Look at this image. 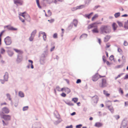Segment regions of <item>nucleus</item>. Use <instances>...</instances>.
<instances>
[{"mask_svg": "<svg viewBox=\"0 0 128 128\" xmlns=\"http://www.w3.org/2000/svg\"><path fill=\"white\" fill-rule=\"evenodd\" d=\"M46 57L41 56L40 60V62L41 64H43L44 63Z\"/></svg>", "mask_w": 128, "mask_h": 128, "instance_id": "f8f14e48", "label": "nucleus"}, {"mask_svg": "<svg viewBox=\"0 0 128 128\" xmlns=\"http://www.w3.org/2000/svg\"><path fill=\"white\" fill-rule=\"evenodd\" d=\"M110 38V36L108 35L106 36L104 38V42H108Z\"/></svg>", "mask_w": 128, "mask_h": 128, "instance_id": "412c9836", "label": "nucleus"}, {"mask_svg": "<svg viewBox=\"0 0 128 128\" xmlns=\"http://www.w3.org/2000/svg\"><path fill=\"white\" fill-rule=\"evenodd\" d=\"M73 126L72 125H71L70 126H66V128H72Z\"/></svg>", "mask_w": 128, "mask_h": 128, "instance_id": "338daca9", "label": "nucleus"}, {"mask_svg": "<svg viewBox=\"0 0 128 128\" xmlns=\"http://www.w3.org/2000/svg\"><path fill=\"white\" fill-rule=\"evenodd\" d=\"M44 1H46L48 4H50L53 2V0H43Z\"/></svg>", "mask_w": 128, "mask_h": 128, "instance_id": "c9c22d12", "label": "nucleus"}, {"mask_svg": "<svg viewBox=\"0 0 128 128\" xmlns=\"http://www.w3.org/2000/svg\"><path fill=\"white\" fill-rule=\"evenodd\" d=\"M107 92L105 90H104L103 91L104 94L106 95V96H108L110 95V94H109L107 93Z\"/></svg>", "mask_w": 128, "mask_h": 128, "instance_id": "ea45409f", "label": "nucleus"}, {"mask_svg": "<svg viewBox=\"0 0 128 128\" xmlns=\"http://www.w3.org/2000/svg\"><path fill=\"white\" fill-rule=\"evenodd\" d=\"M28 108V106H25L23 107V110L24 111L27 110Z\"/></svg>", "mask_w": 128, "mask_h": 128, "instance_id": "37998d69", "label": "nucleus"}, {"mask_svg": "<svg viewBox=\"0 0 128 128\" xmlns=\"http://www.w3.org/2000/svg\"><path fill=\"white\" fill-rule=\"evenodd\" d=\"M92 31L93 33H98V31L97 29V28H94L92 30Z\"/></svg>", "mask_w": 128, "mask_h": 128, "instance_id": "72a5a7b5", "label": "nucleus"}, {"mask_svg": "<svg viewBox=\"0 0 128 128\" xmlns=\"http://www.w3.org/2000/svg\"><path fill=\"white\" fill-rule=\"evenodd\" d=\"M64 102L70 106H73L74 104L70 102H67L66 101H64Z\"/></svg>", "mask_w": 128, "mask_h": 128, "instance_id": "2f4dec72", "label": "nucleus"}, {"mask_svg": "<svg viewBox=\"0 0 128 128\" xmlns=\"http://www.w3.org/2000/svg\"><path fill=\"white\" fill-rule=\"evenodd\" d=\"M0 53L2 54H4L5 52V50L3 48H1L0 50Z\"/></svg>", "mask_w": 128, "mask_h": 128, "instance_id": "58836bf2", "label": "nucleus"}, {"mask_svg": "<svg viewBox=\"0 0 128 128\" xmlns=\"http://www.w3.org/2000/svg\"><path fill=\"white\" fill-rule=\"evenodd\" d=\"M82 126V124H80L77 125H76V128H81Z\"/></svg>", "mask_w": 128, "mask_h": 128, "instance_id": "864d4df0", "label": "nucleus"}, {"mask_svg": "<svg viewBox=\"0 0 128 128\" xmlns=\"http://www.w3.org/2000/svg\"><path fill=\"white\" fill-rule=\"evenodd\" d=\"M26 14L25 12L22 13H20L19 14V15L20 16H22L24 18H25Z\"/></svg>", "mask_w": 128, "mask_h": 128, "instance_id": "bb28decb", "label": "nucleus"}, {"mask_svg": "<svg viewBox=\"0 0 128 128\" xmlns=\"http://www.w3.org/2000/svg\"><path fill=\"white\" fill-rule=\"evenodd\" d=\"M48 54V49L44 51L41 54V56L46 57Z\"/></svg>", "mask_w": 128, "mask_h": 128, "instance_id": "2eb2a0df", "label": "nucleus"}, {"mask_svg": "<svg viewBox=\"0 0 128 128\" xmlns=\"http://www.w3.org/2000/svg\"><path fill=\"white\" fill-rule=\"evenodd\" d=\"M54 19L52 18L50 20H48V21L49 22H50L52 23L53 22H54Z\"/></svg>", "mask_w": 128, "mask_h": 128, "instance_id": "603ef678", "label": "nucleus"}, {"mask_svg": "<svg viewBox=\"0 0 128 128\" xmlns=\"http://www.w3.org/2000/svg\"><path fill=\"white\" fill-rule=\"evenodd\" d=\"M24 19L28 20H30V17L29 15L26 14Z\"/></svg>", "mask_w": 128, "mask_h": 128, "instance_id": "c756f323", "label": "nucleus"}, {"mask_svg": "<svg viewBox=\"0 0 128 128\" xmlns=\"http://www.w3.org/2000/svg\"><path fill=\"white\" fill-rule=\"evenodd\" d=\"M43 39L44 41H46V34H44L43 36Z\"/></svg>", "mask_w": 128, "mask_h": 128, "instance_id": "3c124183", "label": "nucleus"}, {"mask_svg": "<svg viewBox=\"0 0 128 128\" xmlns=\"http://www.w3.org/2000/svg\"><path fill=\"white\" fill-rule=\"evenodd\" d=\"M108 109L112 113L114 112L113 108L112 106H107Z\"/></svg>", "mask_w": 128, "mask_h": 128, "instance_id": "5701e85b", "label": "nucleus"}, {"mask_svg": "<svg viewBox=\"0 0 128 128\" xmlns=\"http://www.w3.org/2000/svg\"><path fill=\"white\" fill-rule=\"evenodd\" d=\"M93 14V12H92L89 14H86L84 15V16L86 18H88V19H90Z\"/></svg>", "mask_w": 128, "mask_h": 128, "instance_id": "6ab92c4d", "label": "nucleus"}, {"mask_svg": "<svg viewBox=\"0 0 128 128\" xmlns=\"http://www.w3.org/2000/svg\"><path fill=\"white\" fill-rule=\"evenodd\" d=\"M101 24L102 23L101 22H94L93 24L89 25L88 27V29H90L92 28H97V25L98 24Z\"/></svg>", "mask_w": 128, "mask_h": 128, "instance_id": "39448f33", "label": "nucleus"}, {"mask_svg": "<svg viewBox=\"0 0 128 128\" xmlns=\"http://www.w3.org/2000/svg\"><path fill=\"white\" fill-rule=\"evenodd\" d=\"M102 126V124L100 122H96V123L94 126L98 128H100Z\"/></svg>", "mask_w": 128, "mask_h": 128, "instance_id": "f3484780", "label": "nucleus"}, {"mask_svg": "<svg viewBox=\"0 0 128 128\" xmlns=\"http://www.w3.org/2000/svg\"><path fill=\"white\" fill-rule=\"evenodd\" d=\"M36 2L38 7L40 8H41V7L40 4L39 0H36Z\"/></svg>", "mask_w": 128, "mask_h": 128, "instance_id": "a19ab883", "label": "nucleus"}, {"mask_svg": "<svg viewBox=\"0 0 128 128\" xmlns=\"http://www.w3.org/2000/svg\"><path fill=\"white\" fill-rule=\"evenodd\" d=\"M124 104L125 106H128V101L125 102Z\"/></svg>", "mask_w": 128, "mask_h": 128, "instance_id": "774afa93", "label": "nucleus"}, {"mask_svg": "<svg viewBox=\"0 0 128 128\" xmlns=\"http://www.w3.org/2000/svg\"><path fill=\"white\" fill-rule=\"evenodd\" d=\"M119 91L120 92H121L122 94H123V92L121 88H120Z\"/></svg>", "mask_w": 128, "mask_h": 128, "instance_id": "69168bd1", "label": "nucleus"}, {"mask_svg": "<svg viewBox=\"0 0 128 128\" xmlns=\"http://www.w3.org/2000/svg\"><path fill=\"white\" fill-rule=\"evenodd\" d=\"M53 37L54 38H57V34L56 33H55L54 34Z\"/></svg>", "mask_w": 128, "mask_h": 128, "instance_id": "13d9d810", "label": "nucleus"}, {"mask_svg": "<svg viewBox=\"0 0 128 128\" xmlns=\"http://www.w3.org/2000/svg\"><path fill=\"white\" fill-rule=\"evenodd\" d=\"M14 4L17 6H18V4L22 5L23 3V1L22 0H14Z\"/></svg>", "mask_w": 128, "mask_h": 128, "instance_id": "6e6552de", "label": "nucleus"}, {"mask_svg": "<svg viewBox=\"0 0 128 128\" xmlns=\"http://www.w3.org/2000/svg\"><path fill=\"white\" fill-rule=\"evenodd\" d=\"M114 58V57L113 55H111L110 57V59L111 60H112Z\"/></svg>", "mask_w": 128, "mask_h": 128, "instance_id": "5fc2aeb1", "label": "nucleus"}, {"mask_svg": "<svg viewBox=\"0 0 128 128\" xmlns=\"http://www.w3.org/2000/svg\"><path fill=\"white\" fill-rule=\"evenodd\" d=\"M61 96L63 97H65L66 96V94L63 92L61 94Z\"/></svg>", "mask_w": 128, "mask_h": 128, "instance_id": "e2e57ef3", "label": "nucleus"}, {"mask_svg": "<svg viewBox=\"0 0 128 128\" xmlns=\"http://www.w3.org/2000/svg\"><path fill=\"white\" fill-rule=\"evenodd\" d=\"M56 90L58 91H61L60 88L58 86H56Z\"/></svg>", "mask_w": 128, "mask_h": 128, "instance_id": "8fccbe9b", "label": "nucleus"}, {"mask_svg": "<svg viewBox=\"0 0 128 128\" xmlns=\"http://www.w3.org/2000/svg\"><path fill=\"white\" fill-rule=\"evenodd\" d=\"M37 32V30H34L33 32H32V33L31 34V36H33L34 37L35 36V35L36 33Z\"/></svg>", "mask_w": 128, "mask_h": 128, "instance_id": "c85d7f7f", "label": "nucleus"}, {"mask_svg": "<svg viewBox=\"0 0 128 128\" xmlns=\"http://www.w3.org/2000/svg\"><path fill=\"white\" fill-rule=\"evenodd\" d=\"M34 37L33 36L31 35L29 39V40L30 41H32Z\"/></svg>", "mask_w": 128, "mask_h": 128, "instance_id": "a18cd8bd", "label": "nucleus"}, {"mask_svg": "<svg viewBox=\"0 0 128 128\" xmlns=\"http://www.w3.org/2000/svg\"><path fill=\"white\" fill-rule=\"evenodd\" d=\"M123 66V64H122L121 65H118L116 66V67L117 68H122Z\"/></svg>", "mask_w": 128, "mask_h": 128, "instance_id": "49530a36", "label": "nucleus"}, {"mask_svg": "<svg viewBox=\"0 0 128 128\" xmlns=\"http://www.w3.org/2000/svg\"><path fill=\"white\" fill-rule=\"evenodd\" d=\"M6 96L7 97V98L9 100L12 102V98H11V96L10 94L8 93L6 94Z\"/></svg>", "mask_w": 128, "mask_h": 128, "instance_id": "a878e982", "label": "nucleus"}, {"mask_svg": "<svg viewBox=\"0 0 128 128\" xmlns=\"http://www.w3.org/2000/svg\"><path fill=\"white\" fill-rule=\"evenodd\" d=\"M77 9H78V8L77 6L76 7L73 8L72 9V11H74Z\"/></svg>", "mask_w": 128, "mask_h": 128, "instance_id": "bf43d9fd", "label": "nucleus"}, {"mask_svg": "<svg viewBox=\"0 0 128 128\" xmlns=\"http://www.w3.org/2000/svg\"><path fill=\"white\" fill-rule=\"evenodd\" d=\"M78 100V98H73L72 99V100L73 101H74V102L75 103L76 102H77Z\"/></svg>", "mask_w": 128, "mask_h": 128, "instance_id": "c03bdc74", "label": "nucleus"}, {"mask_svg": "<svg viewBox=\"0 0 128 128\" xmlns=\"http://www.w3.org/2000/svg\"><path fill=\"white\" fill-rule=\"evenodd\" d=\"M23 56L21 54H18L17 55V58L16 60V62L17 64L20 63L23 60Z\"/></svg>", "mask_w": 128, "mask_h": 128, "instance_id": "423d86ee", "label": "nucleus"}, {"mask_svg": "<svg viewBox=\"0 0 128 128\" xmlns=\"http://www.w3.org/2000/svg\"><path fill=\"white\" fill-rule=\"evenodd\" d=\"M19 18L20 20L23 22H24V19H22L21 17L19 16Z\"/></svg>", "mask_w": 128, "mask_h": 128, "instance_id": "0e129e2a", "label": "nucleus"}, {"mask_svg": "<svg viewBox=\"0 0 128 128\" xmlns=\"http://www.w3.org/2000/svg\"><path fill=\"white\" fill-rule=\"evenodd\" d=\"M4 27V28H7V29L9 30H17L16 28H14L13 27L11 26L10 25L5 26Z\"/></svg>", "mask_w": 128, "mask_h": 128, "instance_id": "9d476101", "label": "nucleus"}, {"mask_svg": "<svg viewBox=\"0 0 128 128\" xmlns=\"http://www.w3.org/2000/svg\"><path fill=\"white\" fill-rule=\"evenodd\" d=\"M18 96L21 98H23L24 96V94L22 92L20 91L18 92Z\"/></svg>", "mask_w": 128, "mask_h": 128, "instance_id": "393cba45", "label": "nucleus"}, {"mask_svg": "<svg viewBox=\"0 0 128 128\" xmlns=\"http://www.w3.org/2000/svg\"><path fill=\"white\" fill-rule=\"evenodd\" d=\"M81 80L80 79H78L77 80L76 83L77 84H78L81 82Z\"/></svg>", "mask_w": 128, "mask_h": 128, "instance_id": "680f3d73", "label": "nucleus"}, {"mask_svg": "<svg viewBox=\"0 0 128 128\" xmlns=\"http://www.w3.org/2000/svg\"><path fill=\"white\" fill-rule=\"evenodd\" d=\"M28 61L29 62L31 63V68L32 69L33 68H34V67L33 65L32 64V63H33V62L31 60H28Z\"/></svg>", "mask_w": 128, "mask_h": 128, "instance_id": "4c0bfd02", "label": "nucleus"}, {"mask_svg": "<svg viewBox=\"0 0 128 128\" xmlns=\"http://www.w3.org/2000/svg\"><path fill=\"white\" fill-rule=\"evenodd\" d=\"M0 116L1 118L4 119L5 120V122L3 120L2 121L3 126H4L8 125V121L10 120L11 116L8 115H6L2 114H0Z\"/></svg>", "mask_w": 128, "mask_h": 128, "instance_id": "f257e3e1", "label": "nucleus"}, {"mask_svg": "<svg viewBox=\"0 0 128 128\" xmlns=\"http://www.w3.org/2000/svg\"><path fill=\"white\" fill-rule=\"evenodd\" d=\"M100 33L103 34L108 33L111 32V30L109 26L108 25H102L100 28Z\"/></svg>", "mask_w": 128, "mask_h": 128, "instance_id": "f03ea898", "label": "nucleus"}, {"mask_svg": "<svg viewBox=\"0 0 128 128\" xmlns=\"http://www.w3.org/2000/svg\"><path fill=\"white\" fill-rule=\"evenodd\" d=\"M112 27L114 31H115L117 27V26L116 24L115 23H114L112 24Z\"/></svg>", "mask_w": 128, "mask_h": 128, "instance_id": "4be33fe9", "label": "nucleus"}, {"mask_svg": "<svg viewBox=\"0 0 128 128\" xmlns=\"http://www.w3.org/2000/svg\"><path fill=\"white\" fill-rule=\"evenodd\" d=\"M64 91H65V92H67V94L70 93V90L68 88H64Z\"/></svg>", "mask_w": 128, "mask_h": 128, "instance_id": "473e14b6", "label": "nucleus"}, {"mask_svg": "<svg viewBox=\"0 0 128 128\" xmlns=\"http://www.w3.org/2000/svg\"><path fill=\"white\" fill-rule=\"evenodd\" d=\"M4 42L6 45H10L12 43V40L11 38L8 36L4 39Z\"/></svg>", "mask_w": 128, "mask_h": 128, "instance_id": "20e7f679", "label": "nucleus"}, {"mask_svg": "<svg viewBox=\"0 0 128 128\" xmlns=\"http://www.w3.org/2000/svg\"><path fill=\"white\" fill-rule=\"evenodd\" d=\"M6 81L4 80H2V79H0V82L2 84H4L5 83V82Z\"/></svg>", "mask_w": 128, "mask_h": 128, "instance_id": "4d7b16f0", "label": "nucleus"}, {"mask_svg": "<svg viewBox=\"0 0 128 128\" xmlns=\"http://www.w3.org/2000/svg\"><path fill=\"white\" fill-rule=\"evenodd\" d=\"M127 122L125 120H123L122 122V125L124 128H125L127 125Z\"/></svg>", "mask_w": 128, "mask_h": 128, "instance_id": "dca6fc26", "label": "nucleus"}, {"mask_svg": "<svg viewBox=\"0 0 128 128\" xmlns=\"http://www.w3.org/2000/svg\"><path fill=\"white\" fill-rule=\"evenodd\" d=\"M48 16H50L51 15L52 13L51 12L50 10H48Z\"/></svg>", "mask_w": 128, "mask_h": 128, "instance_id": "09e8293b", "label": "nucleus"}, {"mask_svg": "<svg viewBox=\"0 0 128 128\" xmlns=\"http://www.w3.org/2000/svg\"><path fill=\"white\" fill-rule=\"evenodd\" d=\"M92 98V102L95 103H97L98 100V96L96 95H95L93 96H90Z\"/></svg>", "mask_w": 128, "mask_h": 128, "instance_id": "1a4fd4ad", "label": "nucleus"}, {"mask_svg": "<svg viewBox=\"0 0 128 128\" xmlns=\"http://www.w3.org/2000/svg\"><path fill=\"white\" fill-rule=\"evenodd\" d=\"M118 23L120 26L121 27L122 26V24L121 22L118 21Z\"/></svg>", "mask_w": 128, "mask_h": 128, "instance_id": "6e6d98bb", "label": "nucleus"}, {"mask_svg": "<svg viewBox=\"0 0 128 128\" xmlns=\"http://www.w3.org/2000/svg\"><path fill=\"white\" fill-rule=\"evenodd\" d=\"M99 86L100 87L102 88H104L107 86H108V84L106 82V79L105 78L102 79L101 82Z\"/></svg>", "mask_w": 128, "mask_h": 128, "instance_id": "7ed1b4c3", "label": "nucleus"}, {"mask_svg": "<svg viewBox=\"0 0 128 128\" xmlns=\"http://www.w3.org/2000/svg\"><path fill=\"white\" fill-rule=\"evenodd\" d=\"M98 76V73H97L95 75L93 76L92 78V81L94 82H96L97 80L99 78Z\"/></svg>", "mask_w": 128, "mask_h": 128, "instance_id": "9b49d317", "label": "nucleus"}, {"mask_svg": "<svg viewBox=\"0 0 128 128\" xmlns=\"http://www.w3.org/2000/svg\"><path fill=\"white\" fill-rule=\"evenodd\" d=\"M40 124L39 123H36L34 124L32 128H40Z\"/></svg>", "mask_w": 128, "mask_h": 128, "instance_id": "aec40b11", "label": "nucleus"}, {"mask_svg": "<svg viewBox=\"0 0 128 128\" xmlns=\"http://www.w3.org/2000/svg\"><path fill=\"white\" fill-rule=\"evenodd\" d=\"M78 23V21L76 19H74L73 20V22L71 23L69 27L70 28V29H71L72 28L73 25L74 24V26L76 27Z\"/></svg>", "mask_w": 128, "mask_h": 128, "instance_id": "0eeeda50", "label": "nucleus"}, {"mask_svg": "<svg viewBox=\"0 0 128 128\" xmlns=\"http://www.w3.org/2000/svg\"><path fill=\"white\" fill-rule=\"evenodd\" d=\"M91 0H84V2L86 5H88L90 3Z\"/></svg>", "mask_w": 128, "mask_h": 128, "instance_id": "f704fd0d", "label": "nucleus"}, {"mask_svg": "<svg viewBox=\"0 0 128 128\" xmlns=\"http://www.w3.org/2000/svg\"><path fill=\"white\" fill-rule=\"evenodd\" d=\"M124 27L126 29H128V20L127 22L125 24Z\"/></svg>", "mask_w": 128, "mask_h": 128, "instance_id": "79ce46f5", "label": "nucleus"}, {"mask_svg": "<svg viewBox=\"0 0 128 128\" xmlns=\"http://www.w3.org/2000/svg\"><path fill=\"white\" fill-rule=\"evenodd\" d=\"M100 7V6L98 5L97 6H96L93 8V9L94 10H95L97 8H98Z\"/></svg>", "mask_w": 128, "mask_h": 128, "instance_id": "052dcab7", "label": "nucleus"}, {"mask_svg": "<svg viewBox=\"0 0 128 128\" xmlns=\"http://www.w3.org/2000/svg\"><path fill=\"white\" fill-rule=\"evenodd\" d=\"M86 6L85 5H81L80 6H78V9H80L85 8Z\"/></svg>", "mask_w": 128, "mask_h": 128, "instance_id": "cd10ccee", "label": "nucleus"}, {"mask_svg": "<svg viewBox=\"0 0 128 128\" xmlns=\"http://www.w3.org/2000/svg\"><path fill=\"white\" fill-rule=\"evenodd\" d=\"M8 56L10 57H12L14 54L13 52L10 50H8L6 51Z\"/></svg>", "mask_w": 128, "mask_h": 128, "instance_id": "ddd939ff", "label": "nucleus"}, {"mask_svg": "<svg viewBox=\"0 0 128 128\" xmlns=\"http://www.w3.org/2000/svg\"><path fill=\"white\" fill-rule=\"evenodd\" d=\"M120 15V12H118L115 14L114 16L116 18L119 16Z\"/></svg>", "mask_w": 128, "mask_h": 128, "instance_id": "e433bc0d", "label": "nucleus"}, {"mask_svg": "<svg viewBox=\"0 0 128 128\" xmlns=\"http://www.w3.org/2000/svg\"><path fill=\"white\" fill-rule=\"evenodd\" d=\"M88 35L87 34H83L80 36V39H81L82 38H83L84 39L86 38L87 37Z\"/></svg>", "mask_w": 128, "mask_h": 128, "instance_id": "b1692460", "label": "nucleus"}, {"mask_svg": "<svg viewBox=\"0 0 128 128\" xmlns=\"http://www.w3.org/2000/svg\"><path fill=\"white\" fill-rule=\"evenodd\" d=\"M13 49L16 52L18 53V54L22 55L23 53V52L20 50L16 48H14Z\"/></svg>", "mask_w": 128, "mask_h": 128, "instance_id": "a211bd4d", "label": "nucleus"}, {"mask_svg": "<svg viewBox=\"0 0 128 128\" xmlns=\"http://www.w3.org/2000/svg\"><path fill=\"white\" fill-rule=\"evenodd\" d=\"M114 116L116 118V119L117 120L118 119L120 118L119 115H116Z\"/></svg>", "mask_w": 128, "mask_h": 128, "instance_id": "de8ad7c7", "label": "nucleus"}, {"mask_svg": "<svg viewBox=\"0 0 128 128\" xmlns=\"http://www.w3.org/2000/svg\"><path fill=\"white\" fill-rule=\"evenodd\" d=\"M8 74L7 72H6L5 73V74L4 76V80L6 82L8 81Z\"/></svg>", "mask_w": 128, "mask_h": 128, "instance_id": "4468645a", "label": "nucleus"}, {"mask_svg": "<svg viewBox=\"0 0 128 128\" xmlns=\"http://www.w3.org/2000/svg\"><path fill=\"white\" fill-rule=\"evenodd\" d=\"M98 16V15L97 14H96L95 15L92 17V21L94 20L96 18H97Z\"/></svg>", "mask_w": 128, "mask_h": 128, "instance_id": "7c9ffc66", "label": "nucleus"}]
</instances>
